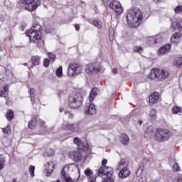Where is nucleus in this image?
Segmentation results:
<instances>
[{"instance_id":"1","label":"nucleus","mask_w":182,"mask_h":182,"mask_svg":"<svg viewBox=\"0 0 182 182\" xmlns=\"http://www.w3.org/2000/svg\"><path fill=\"white\" fill-rule=\"evenodd\" d=\"M143 19V13L138 8L130 9L127 14V21L128 25L132 28L140 26Z\"/></svg>"},{"instance_id":"2","label":"nucleus","mask_w":182,"mask_h":182,"mask_svg":"<svg viewBox=\"0 0 182 182\" xmlns=\"http://www.w3.org/2000/svg\"><path fill=\"white\" fill-rule=\"evenodd\" d=\"M26 35L28 36L30 42L40 43L43 45V40H42V26L36 24L31 29L26 32Z\"/></svg>"},{"instance_id":"3","label":"nucleus","mask_w":182,"mask_h":182,"mask_svg":"<svg viewBox=\"0 0 182 182\" xmlns=\"http://www.w3.org/2000/svg\"><path fill=\"white\" fill-rule=\"evenodd\" d=\"M83 102V95L80 92H73L68 98V105L72 109L80 107Z\"/></svg>"},{"instance_id":"4","label":"nucleus","mask_w":182,"mask_h":182,"mask_svg":"<svg viewBox=\"0 0 182 182\" xmlns=\"http://www.w3.org/2000/svg\"><path fill=\"white\" fill-rule=\"evenodd\" d=\"M75 170H77V166L76 164H72L70 165H66L64 166L61 171V178L63 182H77V179H72L70 176H69V171H75Z\"/></svg>"},{"instance_id":"5","label":"nucleus","mask_w":182,"mask_h":182,"mask_svg":"<svg viewBox=\"0 0 182 182\" xmlns=\"http://www.w3.org/2000/svg\"><path fill=\"white\" fill-rule=\"evenodd\" d=\"M154 137L156 141H166L170 137V131L161 128L156 129Z\"/></svg>"},{"instance_id":"6","label":"nucleus","mask_w":182,"mask_h":182,"mask_svg":"<svg viewBox=\"0 0 182 182\" xmlns=\"http://www.w3.org/2000/svg\"><path fill=\"white\" fill-rule=\"evenodd\" d=\"M20 2L26 5L25 9L29 12H33L41 5V1L39 0H20Z\"/></svg>"},{"instance_id":"7","label":"nucleus","mask_w":182,"mask_h":182,"mask_svg":"<svg viewBox=\"0 0 182 182\" xmlns=\"http://www.w3.org/2000/svg\"><path fill=\"white\" fill-rule=\"evenodd\" d=\"M98 176L102 178H110L113 176V168L102 166L98 171Z\"/></svg>"},{"instance_id":"8","label":"nucleus","mask_w":182,"mask_h":182,"mask_svg":"<svg viewBox=\"0 0 182 182\" xmlns=\"http://www.w3.org/2000/svg\"><path fill=\"white\" fill-rule=\"evenodd\" d=\"M82 70H83L82 65H80L79 64H70L68 68V75L70 77H73V76H76V75L82 73Z\"/></svg>"},{"instance_id":"9","label":"nucleus","mask_w":182,"mask_h":182,"mask_svg":"<svg viewBox=\"0 0 182 182\" xmlns=\"http://www.w3.org/2000/svg\"><path fill=\"white\" fill-rule=\"evenodd\" d=\"M122 167L124 168L119 173V177L121 178H126V177H129L130 176V171L127 168V166H126V162L123 159H122L119 164V168H122Z\"/></svg>"},{"instance_id":"10","label":"nucleus","mask_w":182,"mask_h":182,"mask_svg":"<svg viewBox=\"0 0 182 182\" xmlns=\"http://www.w3.org/2000/svg\"><path fill=\"white\" fill-rule=\"evenodd\" d=\"M109 8L114 11L117 15H120L123 14V6H122V4L119 3L117 0H114L109 4Z\"/></svg>"},{"instance_id":"11","label":"nucleus","mask_w":182,"mask_h":182,"mask_svg":"<svg viewBox=\"0 0 182 182\" xmlns=\"http://www.w3.org/2000/svg\"><path fill=\"white\" fill-rule=\"evenodd\" d=\"M74 143L77 146L80 150H83V151H87V150H89V144H87V142H82V139L79 137L74 139Z\"/></svg>"},{"instance_id":"12","label":"nucleus","mask_w":182,"mask_h":182,"mask_svg":"<svg viewBox=\"0 0 182 182\" xmlns=\"http://www.w3.org/2000/svg\"><path fill=\"white\" fill-rule=\"evenodd\" d=\"M63 129H64V130H72V132H79V125L64 122L63 123Z\"/></svg>"},{"instance_id":"13","label":"nucleus","mask_w":182,"mask_h":182,"mask_svg":"<svg viewBox=\"0 0 182 182\" xmlns=\"http://www.w3.org/2000/svg\"><path fill=\"white\" fill-rule=\"evenodd\" d=\"M69 157L74 161H80L82 160V153L79 151H73L69 153Z\"/></svg>"},{"instance_id":"14","label":"nucleus","mask_w":182,"mask_h":182,"mask_svg":"<svg viewBox=\"0 0 182 182\" xmlns=\"http://www.w3.org/2000/svg\"><path fill=\"white\" fill-rule=\"evenodd\" d=\"M85 110L86 114H90V116L96 114L97 112L96 106H95L93 103H90L89 106H87Z\"/></svg>"},{"instance_id":"15","label":"nucleus","mask_w":182,"mask_h":182,"mask_svg":"<svg viewBox=\"0 0 182 182\" xmlns=\"http://www.w3.org/2000/svg\"><path fill=\"white\" fill-rule=\"evenodd\" d=\"M182 39V35L180 33H175L172 35L171 38V43L178 45L180 43V41Z\"/></svg>"},{"instance_id":"16","label":"nucleus","mask_w":182,"mask_h":182,"mask_svg":"<svg viewBox=\"0 0 182 182\" xmlns=\"http://www.w3.org/2000/svg\"><path fill=\"white\" fill-rule=\"evenodd\" d=\"M160 73V69L159 68H153L151 70L150 74L149 75V79H152L154 80V79H156V80H159V75Z\"/></svg>"},{"instance_id":"17","label":"nucleus","mask_w":182,"mask_h":182,"mask_svg":"<svg viewBox=\"0 0 182 182\" xmlns=\"http://www.w3.org/2000/svg\"><path fill=\"white\" fill-rule=\"evenodd\" d=\"M159 94L157 92H154L149 95V100L151 105H154L159 102Z\"/></svg>"},{"instance_id":"18","label":"nucleus","mask_w":182,"mask_h":182,"mask_svg":"<svg viewBox=\"0 0 182 182\" xmlns=\"http://www.w3.org/2000/svg\"><path fill=\"white\" fill-rule=\"evenodd\" d=\"M99 70L100 69L93 64H88L85 66L86 73H93V72H99Z\"/></svg>"},{"instance_id":"19","label":"nucleus","mask_w":182,"mask_h":182,"mask_svg":"<svg viewBox=\"0 0 182 182\" xmlns=\"http://www.w3.org/2000/svg\"><path fill=\"white\" fill-rule=\"evenodd\" d=\"M46 171H47V177H49V176H50L52 174V173L53 172V170L55 169V164L51 161V162H48L46 165Z\"/></svg>"},{"instance_id":"20","label":"nucleus","mask_w":182,"mask_h":182,"mask_svg":"<svg viewBox=\"0 0 182 182\" xmlns=\"http://www.w3.org/2000/svg\"><path fill=\"white\" fill-rule=\"evenodd\" d=\"M171 26L173 31H177V29L178 31H182V21H174L171 23Z\"/></svg>"},{"instance_id":"21","label":"nucleus","mask_w":182,"mask_h":182,"mask_svg":"<svg viewBox=\"0 0 182 182\" xmlns=\"http://www.w3.org/2000/svg\"><path fill=\"white\" fill-rule=\"evenodd\" d=\"M154 135V127L152 126L148 127V128L145 130L144 137H146V139H150L151 137H153Z\"/></svg>"},{"instance_id":"22","label":"nucleus","mask_w":182,"mask_h":182,"mask_svg":"<svg viewBox=\"0 0 182 182\" xmlns=\"http://www.w3.org/2000/svg\"><path fill=\"white\" fill-rule=\"evenodd\" d=\"M167 77H168V71L166 69H159V80H164V79H167Z\"/></svg>"},{"instance_id":"23","label":"nucleus","mask_w":182,"mask_h":182,"mask_svg":"<svg viewBox=\"0 0 182 182\" xmlns=\"http://www.w3.org/2000/svg\"><path fill=\"white\" fill-rule=\"evenodd\" d=\"M170 49H171V44H166L160 48L159 53H161V55H164V53H167Z\"/></svg>"},{"instance_id":"24","label":"nucleus","mask_w":182,"mask_h":182,"mask_svg":"<svg viewBox=\"0 0 182 182\" xmlns=\"http://www.w3.org/2000/svg\"><path fill=\"white\" fill-rule=\"evenodd\" d=\"M31 62L33 66H38L41 64V57L38 55H34L31 58Z\"/></svg>"},{"instance_id":"25","label":"nucleus","mask_w":182,"mask_h":182,"mask_svg":"<svg viewBox=\"0 0 182 182\" xmlns=\"http://www.w3.org/2000/svg\"><path fill=\"white\" fill-rule=\"evenodd\" d=\"M55 76H57V77H58L59 79L63 77V68L62 66H60L55 70Z\"/></svg>"},{"instance_id":"26","label":"nucleus","mask_w":182,"mask_h":182,"mask_svg":"<svg viewBox=\"0 0 182 182\" xmlns=\"http://www.w3.org/2000/svg\"><path fill=\"white\" fill-rule=\"evenodd\" d=\"M121 143L122 144H129V136L126 134H123L121 136Z\"/></svg>"},{"instance_id":"27","label":"nucleus","mask_w":182,"mask_h":182,"mask_svg":"<svg viewBox=\"0 0 182 182\" xmlns=\"http://www.w3.org/2000/svg\"><path fill=\"white\" fill-rule=\"evenodd\" d=\"M97 95V88H93L90 92V95L89 97L90 102H92L93 99H95V96Z\"/></svg>"},{"instance_id":"28","label":"nucleus","mask_w":182,"mask_h":182,"mask_svg":"<svg viewBox=\"0 0 182 182\" xmlns=\"http://www.w3.org/2000/svg\"><path fill=\"white\" fill-rule=\"evenodd\" d=\"M5 163H6V159L4 155H0V170H2L5 167Z\"/></svg>"},{"instance_id":"29","label":"nucleus","mask_w":182,"mask_h":182,"mask_svg":"<svg viewBox=\"0 0 182 182\" xmlns=\"http://www.w3.org/2000/svg\"><path fill=\"white\" fill-rule=\"evenodd\" d=\"M154 38H155V43H160V42H163L164 39L163 36H161V34H158L154 36Z\"/></svg>"},{"instance_id":"30","label":"nucleus","mask_w":182,"mask_h":182,"mask_svg":"<svg viewBox=\"0 0 182 182\" xmlns=\"http://www.w3.org/2000/svg\"><path fill=\"white\" fill-rule=\"evenodd\" d=\"M3 132L6 137H8V136H10L11 133V126L7 125L6 128L3 129Z\"/></svg>"},{"instance_id":"31","label":"nucleus","mask_w":182,"mask_h":182,"mask_svg":"<svg viewBox=\"0 0 182 182\" xmlns=\"http://www.w3.org/2000/svg\"><path fill=\"white\" fill-rule=\"evenodd\" d=\"M36 126V118H33L29 122H28V127L29 129H33Z\"/></svg>"},{"instance_id":"32","label":"nucleus","mask_w":182,"mask_h":182,"mask_svg":"<svg viewBox=\"0 0 182 182\" xmlns=\"http://www.w3.org/2000/svg\"><path fill=\"white\" fill-rule=\"evenodd\" d=\"M9 90L8 86H5L3 89L0 91V97H5L6 95V92Z\"/></svg>"},{"instance_id":"33","label":"nucleus","mask_w":182,"mask_h":182,"mask_svg":"<svg viewBox=\"0 0 182 182\" xmlns=\"http://www.w3.org/2000/svg\"><path fill=\"white\" fill-rule=\"evenodd\" d=\"M146 42L148 45H154V43H156V40L154 38V36L148 37L146 38Z\"/></svg>"},{"instance_id":"34","label":"nucleus","mask_w":182,"mask_h":182,"mask_svg":"<svg viewBox=\"0 0 182 182\" xmlns=\"http://www.w3.org/2000/svg\"><path fill=\"white\" fill-rule=\"evenodd\" d=\"M172 112L173 114H178L181 113V109L179 107L175 106L172 109Z\"/></svg>"},{"instance_id":"35","label":"nucleus","mask_w":182,"mask_h":182,"mask_svg":"<svg viewBox=\"0 0 182 182\" xmlns=\"http://www.w3.org/2000/svg\"><path fill=\"white\" fill-rule=\"evenodd\" d=\"M14 111H9L6 114V119L9 121H11L14 119Z\"/></svg>"},{"instance_id":"36","label":"nucleus","mask_w":182,"mask_h":182,"mask_svg":"<svg viewBox=\"0 0 182 182\" xmlns=\"http://www.w3.org/2000/svg\"><path fill=\"white\" fill-rule=\"evenodd\" d=\"M156 109H151L150 113H149L150 119L151 120H154V119H156Z\"/></svg>"},{"instance_id":"37","label":"nucleus","mask_w":182,"mask_h":182,"mask_svg":"<svg viewBox=\"0 0 182 182\" xmlns=\"http://www.w3.org/2000/svg\"><path fill=\"white\" fill-rule=\"evenodd\" d=\"M134 50L138 53H141V52H143V48L140 46H135L134 47Z\"/></svg>"},{"instance_id":"38","label":"nucleus","mask_w":182,"mask_h":182,"mask_svg":"<svg viewBox=\"0 0 182 182\" xmlns=\"http://www.w3.org/2000/svg\"><path fill=\"white\" fill-rule=\"evenodd\" d=\"M93 25H95V26H96L97 28H98L99 29H102V23L100 21H96L95 20L92 22Z\"/></svg>"},{"instance_id":"39","label":"nucleus","mask_w":182,"mask_h":182,"mask_svg":"<svg viewBox=\"0 0 182 182\" xmlns=\"http://www.w3.org/2000/svg\"><path fill=\"white\" fill-rule=\"evenodd\" d=\"M174 65L176 66H181L182 65V58H178L175 62H174Z\"/></svg>"},{"instance_id":"40","label":"nucleus","mask_w":182,"mask_h":182,"mask_svg":"<svg viewBox=\"0 0 182 182\" xmlns=\"http://www.w3.org/2000/svg\"><path fill=\"white\" fill-rule=\"evenodd\" d=\"M85 176H87V177L88 178V177H90V176H92L93 175V172L90 168H87L85 171Z\"/></svg>"},{"instance_id":"41","label":"nucleus","mask_w":182,"mask_h":182,"mask_svg":"<svg viewBox=\"0 0 182 182\" xmlns=\"http://www.w3.org/2000/svg\"><path fill=\"white\" fill-rule=\"evenodd\" d=\"M28 170L31 176H35V166H31Z\"/></svg>"},{"instance_id":"42","label":"nucleus","mask_w":182,"mask_h":182,"mask_svg":"<svg viewBox=\"0 0 182 182\" xmlns=\"http://www.w3.org/2000/svg\"><path fill=\"white\" fill-rule=\"evenodd\" d=\"M173 182H182V174L176 176Z\"/></svg>"},{"instance_id":"43","label":"nucleus","mask_w":182,"mask_h":182,"mask_svg":"<svg viewBox=\"0 0 182 182\" xmlns=\"http://www.w3.org/2000/svg\"><path fill=\"white\" fill-rule=\"evenodd\" d=\"M175 14H181L182 12V6H178L175 9Z\"/></svg>"},{"instance_id":"44","label":"nucleus","mask_w":182,"mask_h":182,"mask_svg":"<svg viewBox=\"0 0 182 182\" xmlns=\"http://www.w3.org/2000/svg\"><path fill=\"white\" fill-rule=\"evenodd\" d=\"M48 55L49 59H50L52 62H55V59H56V55H55V54L53 53H48Z\"/></svg>"},{"instance_id":"45","label":"nucleus","mask_w":182,"mask_h":182,"mask_svg":"<svg viewBox=\"0 0 182 182\" xmlns=\"http://www.w3.org/2000/svg\"><path fill=\"white\" fill-rule=\"evenodd\" d=\"M173 171H180V166H178V164L176 163L172 167Z\"/></svg>"},{"instance_id":"46","label":"nucleus","mask_w":182,"mask_h":182,"mask_svg":"<svg viewBox=\"0 0 182 182\" xmlns=\"http://www.w3.org/2000/svg\"><path fill=\"white\" fill-rule=\"evenodd\" d=\"M33 93H35V90L33 88H31L30 89V95H31V102H33V104L35 103V102L33 101V96H32V95H33Z\"/></svg>"},{"instance_id":"47","label":"nucleus","mask_w":182,"mask_h":182,"mask_svg":"<svg viewBox=\"0 0 182 182\" xmlns=\"http://www.w3.org/2000/svg\"><path fill=\"white\" fill-rule=\"evenodd\" d=\"M88 182H95L96 181V176L92 175V176H90L87 178Z\"/></svg>"},{"instance_id":"48","label":"nucleus","mask_w":182,"mask_h":182,"mask_svg":"<svg viewBox=\"0 0 182 182\" xmlns=\"http://www.w3.org/2000/svg\"><path fill=\"white\" fill-rule=\"evenodd\" d=\"M102 179H104L103 182H114V179H113V178H107Z\"/></svg>"},{"instance_id":"49","label":"nucleus","mask_w":182,"mask_h":182,"mask_svg":"<svg viewBox=\"0 0 182 182\" xmlns=\"http://www.w3.org/2000/svg\"><path fill=\"white\" fill-rule=\"evenodd\" d=\"M43 65L45 68H48V66H49V60L48 58L44 60Z\"/></svg>"},{"instance_id":"50","label":"nucleus","mask_w":182,"mask_h":182,"mask_svg":"<svg viewBox=\"0 0 182 182\" xmlns=\"http://www.w3.org/2000/svg\"><path fill=\"white\" fill-rule=\"evenodd\" d=\"M47 154L48 156H53V154H55V151L53 149H49L47 151Z\"/></svg>"},{"instance_id":"51","label":"nucleus","mask_w":182,"mask_h":182,"mask_svg":"<svg viewBox=\"0 0 182 182\" xmlns=\"http://www.w3.org/2000/svg\"><path fill=\"white\" fill-rule=\"evenodd\" d=\"M38 123H39L40 126L45 127V122L44 121H42V120L40 119L38 121Z\"/></svg>"},{"instance_id":"52","label":"nucleus","mask_w":182,"mask_h":182,"mask_svg":"<svg viewBox=\"0 0 182 182\" xmlns=\"http://www.w3.org/2000/svg\"><path fill=\"white\" fill-rule=\"evenodd\" d=\"M112 72H113V73L114 74V75H117V73H118V70H117V68H114L113 70H112Z\"/></svg>"},{"instance_id":"53","label":"nucleus","mask_w":182,"mask_h":182,"mask_svg":"<svg viewBox=\"0 0 182 182\" xmlns=\"http://www.w3.org/2000/svg\"><path fill=\"white\" fill-rule=\"evenodd\" d=\"M102 166H105V164H107V159H104L102 161Z\"/></svg>"},{"instance_id":"54","label":"nucleus","mask_w":182,"mask_h":182,"mask_svg":"<svg viewBox=\"0 0 182 182\" xmlns=\"http://www.w3.org/2000/svg\"><path fill=\"white\" fill-rule=\"evenodd\" d=\"M75 29L76 31H79V29H80V26L79 24H75Z\"/></svg>"},{"instance_id":"55","label":"nucleus","mask_w":182,"mask_h":182,"mask_svg":"<svg viewBox=\"0 0 182 182\" xmlns=\"http://www.w3.org/2000/svg\"><path fill=\"white\" fill-rule=\"evenodd\" d=\"M63 112H65V109L60 108V113H63Z\"/></svg>"},{"instance_id":"56","label":"nucleus","mask_w":182,"mask_h":182,"mask_svg":"<svg viewBox=\"0 0 182 182\" xmlns=\"http://www.w3.org/2000/svg\"><path fill=\"white\" fill-rule=\"evenodd\" d=\"M142 123H143V122L139 121V125L141 124Z\"/></svg>"},{"instance_id":"57","label":"nucleus","mask_w":182,"mask_h":182,"mask_svg":"<svg viewBox=\"0 0 182 182\" xmlns=\"http://www.w3.org/2000/svg\"><path fill=\"white\" fill-rule=\"evenodd\" d=\"M65 114H70V112H65Z\"/></svg>"},{"instance_id":"58","label":"nucleus","mask_w":182,"mask_h":182,"mask_svg":"<svg viewBox=\"0 0 182 182\" xmlns=\"http://www.w3.org/2000/svg\"><path fill=\"white\" fill-rule=\"evenodd\" d=\"M154 2H159V1H160V0H154Z\"/></svg>"},{"instance_id":"59","label":"nucleus","mask_w":182,"mask_h":182,"mask_svg":"<svg viewBox=\"0 0 182 182\" xmlns=\"http://www.w3.org/2000/svg\"><path fill=\"white\" fill-rule=\"evenodd\" d=\"M53 182H60V180H58L57 181H53Z\"/></svg>"},{"instance_id":"60","label":"nucleus","mask_w":182,"mask_h":182,"mask_svg":"<svg viewBox=\"0 0 182 182\" xmlns=\"http://www.w3.org/2000/svg\"><path fill=\"white\" fill-rule=\"evenodd\" d=\"M23 65H24V66H26L28 64L27 63H24Z\"/></svg>"},{"instance_id":"61","label":"nucleus","mask_w":182,"mask_h":182,"mask_svg":"<svg viewBox=\"0 0 182 182\" xmlns=\"http://www.w3.org/2000/svg\"><path fill=\"white\" fill-rule=\"evenodd\" d=\"M14 182H15V179H14Z\"/></svg>"},{"instance_id":"62","label":"nucleus","mask_w":182,"mask_h":182,"mask_svg":"<svg viewBox=\"0 0 182 182\" xmlns=\"http://www.w3.org/2000/svg\"><path fill=\"white\" fill-rule=\"evenodd\" d=\"M0 49H1V46H0Z\"/></svg>"}]
</instances>
